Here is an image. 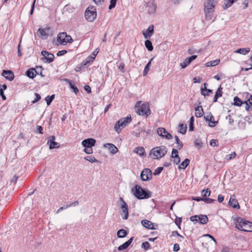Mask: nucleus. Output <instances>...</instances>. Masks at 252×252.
Returning <instances> with one entry per match:
<instances>
[{
  "instance_id": "nucleus-1",
  "label": "nucleus",
  "mask_w": 252,
  "mask_h": 252,
  "mask_svg": "<svg viewBox=\"0 0 252 252\" xmlns=\"http://www.w3.org/2000/svg\"><path fill=\"white\" fill-rule=\"evenodd\" d=\"M131 192L134 196L139 200L146 199L151 197L152 192L146 188H142L136 185L131 189Z\"/></svg>"
},
{
  "instance_id": "nucleus-2",
  "label": "nucleus",
  "mask_w": 252,
  "mask_h": 252,
  "mask_svg": "<svg viewBox=\"0 0 252 252\" xmlns=\"http://www.w3.org/2000/svg\"><path fill=\"white\" fill-rule=\"evenodd\" d=\"M167 152V149L165 146H160L153 148L150 155H153V159H159L162 158Z\"/></svg>"
},
{
  "instance_id": "nucleus-3",
  "label": "nucleus",
  "mask_w": 252,
  "mask_h": 252,
  "mask_svg": "<svg viewBox=\"0 0 252 252\" xmlns=\"http://www.w3.org/2000/svg\"><path fill=\"white\" fill-rule=\"evenodd\" d=\"M204 6L205 18L208 20L212 19L214 12L215 3L211 2L210 0H209V1L205 0L204 2Z\"/></svg>"
},
{
  "instance_id": "nucleus-4",
  "label": "nucleus",
  "mask_w": 252,
  "mask_h": 252,
  "mask_svg": "<svg viewBox=\"0 0 252 252\" xmlns=\"http://www.w3.org/2000/svg\"><path fill=\"white\" fill-rule=\"evenodd\" d=\"M119 202H120V214L123 220H127L128 218V207L127 203L122 197H120Z\"/></svg>"
},
{
  "instance_id": "nucleus-5",
  "label": "nucleus",
  "mask_w": 252,
  "mask_h": 252,
  "mask_svg": "<svg viewBox=\"0 0 252 252\" xmlns=\"http://www.w3.org/2000/svg\"><path fill=\"white\" fill-rule=\"evenodd\" d=\"M85 17L88 21H94L96 17V11L95 7L94 6H89L85 12Z\"/></svg>"
},
{
  "instance_id": "nucleus-6",
  "label": "nucleus",
  "mask_w": 252,
  "mask_h": 252,
  "mask_svg": "<svg viewBox=\"0 0 252 252\" xmlns=\"http://www.w3.org/2000/svg\"><path fill=\"white\" fill-rule=\"evenodd\" d=\"M136 112L139 115L145 116L147 118L151 114V110L149 103H144L142 104L136 110Z\"/></svg>"
},
{
  "instance_id": "nucleus-7",
  "label": "nucleus",
  "mask_w": 252,
  "mask_h": 252,
  "mask_svg": "<svg viewBox=\"0 0 252 252\" xmlns=\"http://www.w3.org/2000/svg\"><path fill=\"white\" fill-rule=\"evenodd\" d=\"M41 54L43 56V57L41 58V60L44 63H50L53 62L55 58V56L53 54L45 50L42 51Z\"/></svg>"
},
{
  "instance_id": "nucleus-8",
  "label": "nucleus",
  "mask_w": 252,
  "mask_h": 252,
  "mask_svg": "<svg viewBox=\"0 0 252 252\" xmlns=\"http://www.w3.org/2000/svg\"><path fill=\"white\" fill-rule=\"evenodd\" d=\"M140 177L142 181H149L152 177V171L149 168L144 169L141 173Z\"/></svg>"
},
{
  "instance_id": "nucleus-9",
  "label": "nucleus",
  "mask_w": 252,
  "mask_h": 252,
  "mask_svg": "<svg viewBox=\"0 0 252 252\" xmlns=\"http://www.w3.org/2000/svg\"><path fill=\"white\" fill-rule=\"evenodd\" d=\"M157 133L159 136L166 139L169 140L173 138L172 135L163 127L158 128L157 129Z\"/></svg>"
},
{
  "instance_id": "nucleus-10",
  "label": "nucleus",
  "mask_w": 252,
  "mask_h": 252,
  "mask_svg": "<svg viewBox=\"0 0 252 252\" xmlns=\"http://www.w3.org/2000/svg\"><path fill=\"white\" fill-rule=\"evenodd\" d=\"M246 221H247V220L245 219L239 217L234 219V223L235 225V227L241 231V229H243L244 228L245 224H246Z\"/></svg>"
},
{
  "instance_id": "nucleus-11",
  "label": "nucleus",
  "mask_w": 252,
  "mask_h": 252,
  "mask_svg": "<svg viewBox=\"0 0 252 252\" xmlns=\"http://www.w3.org/2000/svg\"><path fill=\"white\" fill-rule=\"evenodd\" d=\"M142 225L146 228L151 230H155L158 228V225L156 223H153L147 220H143L141 222Z\"/></svg>"
},
{
  "instance_id": "nucleus-12",
  "label": "nucleus",
  "mask_w": 252,
  "mask_h": 252,
  "mask_svg": "<svg viewBox=\"0 0 252 252\" xmlns=\"http://www.w3.org/2000/svg\"><path fill=\"white\" fill-rule=\"evenodd\" d=\"M96 140L92 138H89L83 140L82 145L84 148H92L95 144Z\"/></svg>"
},
{
  "instance_id": "nucleus-13",
  "label": "nucleus",
  "mask_w": 252,
  "mask_h": 252,
  "mask_svg": "<svg viewBox=\"0 0 252 252\" xmlns=\"http://www.w3.org/2000/svg\"><path fill=\"white\" fill-rule=\"evenodd\" d=\"M50 30L49 27H46L44 29L39 28L37 31V35L42 39H46L48 38V34L47 31Z\"/></svg>"
},
{
  "instance_id": "nucleus-14",
  "label": "nucleus",
  "mask_w": 252,
  "mask_h": 252,
  "mask_svg": "<svg viewBox=\"0 0 252 252\" xmlns=\"http://www.w3.org/2000/svg\"><path fill=\"white\" fill-rule=\"evenodd\" d=\"M50 139L47 142V144L49 146V149L52 150L60 147L59 143L55 142L56 137L54 135L49 137Z\"/></svg>"
},
{
  "instance_id": "nucleus-15",
  "label": "nucleus",
  "mask_w": 252,
  "mask_h": 252,
  "mask_svg": "<svg viewBox=\"0 0 252 252\" xmlns=\"http://www.w3.org/2000/svg\"><path fill=\"white\" fill-rule=\"evenodd\" d=\"M154 32V27L153 25H150L146 31H143L142 33L145 39H148L153 34Z\"/></svg>"
},
{
  "instance_id": "nucleus-16",
  "label": "nucleus",
  "mask_w": 252,
  "mask_h": 252,
  "mask_svg": "<svg viewBox=\"0 0 252 252\" xmlns=\"http://www.w3.org/2000/svg\"><path fill=\"white\" fill-rule=\"evenodd\" d=\"M66 32H60L57 35V41L61 45H66Z\"/></svg>"
},
{
  "instance_id": "nucleus-17",
  "label": "nucleus",
  "mask_w": 252,
  "mask_h": 252,
  "mask_svg": "<svg viewBox=\"0 0 252 252\" xmlns=\"http://www.w3.org/2000/svg\"><path fill=\"white\" fill-rule=\"evenodd\" d=\"M197 57V55H192L190 57L187 58L183 63H181L180 65L182 68H186L189 64L192 61L194 60Z\"/></svg>"
},
{
  "instance_id": "nucleus-18",
  "label": "nucleus",
  "mask_w": 252,
  "mask_h": 252,
  "mask_svg": "<svg viewBox=\"0 0 252 252\" xmlns=\"http://www.w3.org/2000/svg\"><path fill=\"white\" fill-rule=\"evenodd\" d=\"M2 75L10 81H13L14 78V73L10 70H3Z\"/></svg>"
},
{
  "instance_id": "nucleus-19",
  "label": "nucleus",
  "mask_w": 252,
  "mask_h": 252,
  "mask_svg": "<svg viewBox=\"0 0 252 252\" xmlns=\"http://www.w3.org/2000/svg\"><path fill=\"white\" fill-rule=\"evenodd\" d=\"M171 158H174L173 163L175 164H178L180 162V158L178 155V152L177 149H173Z\"/></svg>"
},
{
  "instance_id": "nucleus-20",
  "label": "nucleus",
  "mask_w": 252,
  "mask_h": 252,
  "mask_svg": "<svg viewBox=\"0 0 252 252\" xmlns=\"http://www.w3.org/2000/svg\"><path fill=\"white\" fill-rule=\"evenodd\" d=\"M64 81L68 84L69 88L73 90V92L76 94H77L79 92V89L76 86L73 81L69 79H64Z\"/></svg>"
},
{
  "instance_id": "nucleus-21",
  "label": "nucleus",
  "mask_w": 252,
  "mask_h": 252,
  "mask_svg": "<svg viewBox=\"0 0 252 252\" xmlns=\"http://www.w3.org/2000/svg\"><path fill=\"white\" fill-rule=\"evenodd\" d=\"M39 74L38 70L34 68H30L26 72V75L31 79H33L36 75Z\"/></svg>"
},
{
  "instance_id": "nucleus-22",
  "label": "nucleus",
  "mask_w": 252,
  "mask_h": 252,
  "mask_svg": "<svg viewBox=\"0 0 252 252\" xmlns=\"http://www.w3.org/2000/svg\"><path fill=\"white\" fill-rule=\"evenodd\" d=\"M228 204L233 208L239 209L240 208V206L238 202V201L236 199L235 196L234 195L231 196Z\"/></svg>"
},
{
  "instance_id": "nucleus-23",
  "label": "nucleus",
  "mask_w": 252,
  "mask_h": 252,
  "mask_svg": "<svg viewBox=\"0 0 252 252\" xmlns=\"http://www.w3.org/2000/svg\"><path fill=\"white\" fill-rule=\"evenodd\" d=\"M148 7V11L150 14H154L156 11L157 5L154 1H149L146 4Z\"/></svg>"
},
{
  "instance_id": "nucleus-24",
  "label": "nucleus",
  "mask_w": 252,
  "mask_h": 252,
  "mask_svg": "<svg viewBox=\"0 0 252 252\" xmlns=\"http://www.w3.org/2000/svg\"><path fill=\"white\" fill-rule=\"evenodd\" d=\"M120 121L121 127L124 128L131 121V117L130 114L128 115L126 117L119 120Z\"/></svg>"
},
{
  "instance_id": "nucleus-25",
  "label": "nucleus",
  "mask_w": 252,
  "mask_h": 252,
  "mask_svg": "<svg viewBox=\"0 0 252 252\" xmlns=\"http://www.w3.org/2000/svg\"><path fill=\"white\" fill-rule=\"evenodd\" d=\"M103 147L107 148L113 155L116 154L118 152V148L112 143H106L104 144Z\"/></svg>"
},
{
  "instance_id": "nucleus-26",
  "label": "nucleus",
  "mask_w": 252,
  "mask_h": 252,
  "mask_svg": "<svg viewBox=\"0 0 252 252\" xmlns=\"http://www.w3.org/2000/svg\"><path fill=\"white\" fill-rule=\"evenodd\" d=\"M134 239V237H131L129 240L125 242L124 243L120 245L118 247V250L119 251H121L127 249L132 243L133 240Z\"/></svg>"
},
{
  "instance_id": "nucleus-27",
  "label": "nucleus",
  "mask_w": 252,
  "mask_h": 252,
  "mask_svg": "<svg viewBox=\"0 0 252 252\" xmlns=\"http://www.w3.org/2000/svg\"><path fill=\"white\" fill-rule=\"evenodd\" d=\"M195 115L196 117H201L203 114H204V111L202 108V106H198L197 107H195Z\"/></svg>"
},
{
  "instance_id": "nucleus-28",
  "label": "nucleus",
  "mask_w": 252,
  "mask_h": 252,
  "mask_svg": "<svg viewBox=\"0 0 252 252\" xmlns=\"http://www.w3.org/2000/svg\"><path fill=\"white\" fill-rule=\"evenodd\" d=\"M241 231L244 232L252 231V222L247 220L246 224L244 226L243 229H241Z\"/></svg>"
},
{
  "instance_id": "nucleus-29",
  "label": "nucleus",
  "mask_w": 252,
  "mask_h": 252,
  "mask_svg": "<svg viewBox=\"0 0 252 252\" xmlns=\"http://www.w3.org/2000/svg\"><path fill=\"white\" fill-rule=\"evenodd\" d=\"M209 116L210 118L208 121L209 126L211 127H213L218 123V121H215L214 120V117L211 112H209Z\"/></svg>"
},
{
  "instance_id": "nucleus-30",
  "label": "nucleus",
  "mask_w": 252,
  "mask_h": 252,
  "mask_svg": "<svg viewBox=\"0 0 252 252\" xmlns=\"http://www.w3.org/2000/svg\"><path fill=\"white\" fill-rule=\"evenodd\" d=\"M134 152L138 154L140 157L146 156V153L143 147H137L134 150Z\"/></svg>"
},
{
  "instance_id": "nucleus-31",
  "label": "nucleus",
  "mask_w": 252,
  "mask_h": 252,
  "mask_svg": "<svg viewBox=\"0 0 252 252\" xmlns=\"http://www.w3.org/2000/svg\"><path fill=\"white\" fill-rule=\"evenodd\" d=\"M128 234V232L124 229H119L117 233V235L118 238H123L126 237Z\"/></svg>"
},
{
  "instance_id": "nucleus-32",
  "label": "nucleus",
  "mask_w": 252,
  "mask_h": 252,
  "mask_svg": "<svg viewBox=\"0 0 252 252\" xmlns=\"http://www.w3.org/2000/svg\"><path fill=\"white\" fill-rule=\"evenodd\" d=\"M250 52V48L249 47L244 48H239L235 51V53H239L242 55H246Z\"/></svg>"
},
{
  "instance_id": "nucleus-33",
  "label": "nucleus",
  "mask_w": 252,
  "mask_h": 252,
  "mask_svg": "<svg viewBox=\"0 0 252 252\" xmlns=\"http://www.w3.org/2000/svg\"><path fill=\"white\" fill-rule=\"evenodd\" d=\"M234 102L233 104L235 106H241L244 103V101H243L238 96H236L233 98Z\"/></svg>"
},
{
  "instance_id": "nucleus-34",
  "label": "nucleus",
  "mask_w": 252,
  "mask_h": 252,
  "mask_svg": "<svg viewBox=\"0 0 252 252\" xmlns=\"http://www.w3.org/2000/svg\"><path fill=\"white\" fill-rule=\"evenodd\" d=\"M190 163V160L189 158H186L184 161L182 162L181 164L179 166L178 168L180 169L181 168V166H182V168L185 169L189 165Z\"/></svg>"
},
{
  "instance_id": "nucleus-35",
  "label": "nucleus",
  "mask_w": 252,
  "mask_h": 252,
  "mask_svg": "<svg viewBox=\"0 0 252 252\" xmlns=\"http://www.w3.org/2000/svg\"><path fill=\"white\" fill-rule=\"evenodd\" d=\"M187 125L183 124H180L179 125V132L183 134H185L187 132Z\"/></svg>"
},
{
  "instance_id": "nucleus-36",
  "label": "nucleus",
  "mask_w": 252,
  "mask_h": 252,
  "mask_svg": "<svg viewBox=\"0 0 252 252\" xmlns=\"http://www.w3.org/2000/svg\"><path fill=\"white\" fill-rule=\"evenodd\" d=\"M145 46L149 51H152L153 50L154 48L152 45V43L150 40L147 39V40L145 41Z\"/></svg>"
},
{
  "instance_id": "nucleus-37",
  "label": "nucleus",
  "mask_w": 252,
  "mask_h": 252,
  "mask_svg": "<svg viewBox=\"0 0 252 252\" xmlns=\"http://www.w3.org/2000/svg\"><path fill=\"white\" fill-rule=\"evenodd\" d=\"M220 62V60L219 59L213 60V61H212L207 63L205 64V65L207 67L214 66L218 65L219 63Z\"/></svg>"
},
{
  "instance_id": "nucleus-38",
  "label": "nucleus",
  "mask_w": 252,
  "mask_h": 252,
  "mask_svg": "<svg viewBox=\"0 0 252 252\" xmlns=\"http://www.w3.org/2000/svg\"><path fill=\"white\" fill-rule=\"evenodd\" d=\"M55 95L54 94L51 95H48L45 98V100L46 102L47 105L49 106L52 103V101L55 98Z\"/></svg>"
},
{
  "instance_id": "nucleus-39",
  "label": "nucleus",
  "mask_w": 252,
  "mask_h": 252,
  "mask_svg": "<svg viewBox=\"0 0 252 252\" xmlns=\"http://www.w3.org/2000/svg\"><path fill=\"white\" fill-rule=\"evenodd\" d=\"M200 93L202 95L206 96L210 95L211 94H212L213 90L209 89H207L205 90H204V89H200Z\"/></svg>"
},
{
  "instance_id": "nucleus-40",
  "label": "nucleus",
  "mask_w": 252,
  "mask_h": 252,
  "mask_svg": "<svg viewBox=\"0 0 252 252\" xmlns=\"http://www.w3.org/2000/svg\"><path fill=\"white\" fill-rule=\"evenodd\" d=\"M153 58H152L150 61L147 63L146 65L144 71H143V75L145 76L147 74L148 72H149L150 70V67L151 64V62L153 60Z\"/></svg>"
},
{
  "instance_id": "nucleus-41",
  "label": "nucleus",
  "mask_w": 252,
  "mask_h": 252,
  "mask_svg": "<svg viewBox=\"0 0 252 252\" xmlns=\"http://www.w3.org/2000/svg\"><path fill=\"white\" fill-rule=\"evenodd\" d=\"M114 128L118 133L121 131L123 128L121 127V125H120V121L119 120H118L114 125Z\"/></svg>"
},
{
  "instance_id": "nucleus-42",
  "label": "nucleus",
  "mask_w": 252,
  "mask_h": 252,
  "mask_svg": "<svg viewBox=\"0 0 252 252\" xmlns=\"http://www.w3.org/2000/svg\"><path fill=\"white\" fill-rule=\"evenodd\" d=\"M175 141H176V143L178 144V146H176V148L178 149V150H181V149H182L183 147V143L182 141H181L178 137V136H175Z\"/></svg>"
},
{
  "instance_id": "nucleus-43",
  "label": "nucleus",
  "mask_w": 252,
  "mask_h": 252,
  "mask_svg": "<svg viewBox=\"0 0 252 252\" xmlns=\"http://www.w3.org/2000/svg\"><path fill=\"white\" fill-rule=\"evenodd\" d=\"M200 218H201V220H200V223L201 224H206L208 221V218L206 215H200Z\"/></svg>"
},
{
  "instance_id": "nucleus-44",
  "label": "nucleus",
  "mask_w": 252,
  "mask_h": 252,
  "mask_svg": "<svg viewBox=\"0 0 252 252\" xmlns=\"http://www.w3.org/2000/svg\"><path fill=\"white\" fill-rule=\"evenodd\" d=\"M211 192L210 189L208 188L206 189H203L201 191V194L203 197L206 198L210 196Z\"/></svg>"
},
{
  "instance_id": "nucleus-45",
  "label": "nucleus",
  "mask_w": 252,
  "mask_h": 252,
  "mask_svg": "<svg viewBox=\"0 0 252 252\" xmlns=\"http://www.w3.org/2000/svg\"><path fill=\"white\" fill-rule=\"evenodd\" d=\"M194 118L193 116L190 118L189 120V131H192L194 130Z\"/></svg>"
},
{
  "instance_id": "nucleus-46",
  "label": "nucleus",
  "mask_w": 252,
  "mask_h": 252,
  "mask_svg": "<svg viewBox=\"0 0 252 252\" xmlns=\"http://www.w3.org/2000/svg\"><path fill=\"white\" fill-rule=\"evenodd\" d=\"M84 159L91 163L98 162V160L92 156H88L84 158Z\"/></svg>"
},
{
  "instance_id": "nucleus-47",
  "label": "nucleus",
  "mask_w": 252,
  "mask_h": 252,
  "mask_svg": "<svg viewBox=\"0 0 252 252\" xmlns=\"http://www.w3.org/2000/svg\"><path fill=\"white\" fill-rule=\"evenodd\" d=\"M194 145L198 149H201L203 145V143H202L201 139L198 138V139H195V140L194 141Z\"/></svg>"
},
{
  "instance_id": "nucleus-48",
  "label": "nucleus",
  "mask_w": 252,
  "mask_h": 252,
  "mask_svg": "<svg viewBox=\"0 0 252 252\" xmlns=\"http://www.w3.org/2000/svg\"><path fill=\"white\" fill-rule=\"evenodd\" d=\"M222 94H223L222 88L221 87V85H220L218 87V88L216 92L215 95L219 97H220L222 96Z\"/></svg>"
},
{
  "instance_id": "nucleus-49",
  "label": "nucleus",
  "mask_w": 252,
  "mask_h": 252,
  "mask_svg": "<svg viewBox=\"0 0 252 252\" xmlns=\"http://www.w3.org/2000/svg\"><path fill=\"white\" fill-rule=\"evenodd\" d=\"M246 97L248 98V103L251 105L252 108V95L249 93H246Z\"/></svg>"
},
{
  "instance_id": "nucleus-50",
  "label": "nucleus",
  "mask_w": 252,
  "mask_h": 252,
  "mask_svg": "<svg viewBox=\"0 0 252 252\" xmlns=\"http://www.w3.org/2000/svg\"><path fill=\"white\" fill-rule=\"evenodd\" d=\"M141 247L146 251L151 249V245L149 242H144L142 243Z\"/></svg>"
},
{
  "instance_id": "nucleus-51",
  "label": "nucleus",
  "mask_w": 252,
  "mask_h": 252,
  "mask_svg": "<svg viewBox=\"0 0 252 252\" xmlns=\"http://www.w3.org/2000/svg\"><path fill=\"white\" fill-rule=\"evenodd\" d=\"M182 218H178L176 217V218L175 220V223L178 226L179 229H181V224L182 223Z\"/></svg>"
},
{
  "instance_id": "nucleus-52",
  "label": "nucleus",
  "mask_w": 252,
  "mask_h": 252,
  "mask_svg": "<svg viewBox=\"0 0 252 252\" xmlns=\"http://www.w3.org/2000/svg\"><path fill=\"white\" fill-rule=\"evenodd\" d=\"M163 170V167H158L157 169H155V170L154 172V175L157 176L159 175L162 171Z\"/></svg>"
},
{
  "instance_id": "nucleus-53",
  "label": "nucleus",
  "mask_w": 252,
  "mask_h": 252,
  "mask_svg": "<svg viewBox=\"0 0 252 252\" xmlns=\"http://www.w3.org/2000/svg\"><path fill=\"white\" fill-rule=\"evenodd\" d=\"M236 156V154L235 152H232L231 154L226 155L225 159L227 160H230L235 158Z\"/></svg>"
},
{
  "instance_id": "nucleus-54",
  "label": "nucleus",
  "mask_w": 252,
  "mask_h": 252,
  "mask_svg": "<svg viewBox=\"0 0 252 252\" xmlns=\"http://www.w3.org/2000/svg\"><path fill=\"white\" fill-rule=\"evenodd\" d=\"M34 95H35V98L33 100H32V104H34V103L37 102L41 99V96L39 94L35 93L34 94Z\"/></svg>"
},
{
  "instance_id": "nucleus-55",
  "label": "nucleus",
  "mask_w": 252,
  "mask_h": 252,
  "mask_svg": "<svg viewBox=\"0 0 252 252\" xmlns=\"http://www.w3.org/2000/svg\"><path fill=\"white\" fill-rule=\"evenodd\" d=\"M232 115H233V113H231V114H229L228 115H227L225 119L226 120H228V121H229V125H233V123H234V119H233L231 117H232Z\"/></svg>"
},
{
  "instance_id": "nucleus-56",
  "label": "nucleus",
  "mask_w": 252,
  "mask_h": 252,
  "mask_svg": "<svg viewBox=\"0 0 252 252\" xmlns=\"http://www.w3.org/2000/svg\"><path fill=\"white\" fill-rule=\"evenodd\" d=\"M210 145L212 147H216L219 145V141L217 139H212L210 141Z\"/></svg>"
},
{
  "instance_id": "nucleus-57",
  "label": "nucleus",
  "mask_w": 252,
  "mask_h": 252,
  "mask_svg": "<svg viewBox=\"0 0 252 252\" xmlns=\"http://www.w3.org/2000/svg\"><path fill=\"white\" fill-rule=\"evenodd\" d=\"M117 0H110V4L109 5V9L110 10L114 8L116 5Z\"/></svg>"
},
{
  "instance_id": "nucleus-58",
  "label": "nucleus",
  "mask_w": 252,
  "mask_h": 252,
  "mask_svg": "<svg viewBox=\"0 0 252 252\" xmlns=\"http://www.w3.org/2000/svg\"><path fill=\"white\" fill-rule=\"evenodd\" d=\"M215 201H216L215 199H213L210 198L208 197H206V198L204 197V202H205L207 204L213 203Z\"/></svg>"
},
{
  "instance_id": "nucleus-59",
  "label": "nucleus",
  "mask_w": 252,
  "mask_h": 252,
  "mask_svg": "<svg viewBox=\"0 0 252 252\" xmlns=\"http://www.w3.org/2000/svg\"><path fill=\"white\" fill-rule=\"evenodd\" d=\"M35 133H38L39 134H42L43 133V127L41 126H37L36 127V129L34 131Z\"/></svg>"
},
{
  "instance_id": "nucleus-60",
  "label": "nucleus",
  "mask_w": 252,
  "mask_h": 252,
  "mask_svg": "<svg viewBox=\"0 0 252 252\" xmlns=\"http://www.w3.org/2000/svg\"><path fill=\"white\" fill-rule=\"evenodd\" d=\"M43 70V68L40 66H36V70H38L39 74L41 77H44L45 76L42 74V71Z\"/></svg>"
},
{
  "instance_id": "nucleus-61",
  "label": "nucleus",
  "mask_w": 252,
  "mask_h": 252,
  "mask_svg": "<svg viewBox=\"0 0 252 252\" xmlns=\"http://www.w3.org/2000/svg\"><path fill=\"white\" fill-rule=\"evenodd\" d=\"M171 236H177L180 237L181 238H182V239H184V236L181 235L177 231H172V232Z\"/></svg>"
},
{
  "instance_id": "nucleus-62",
  "label": "nucleus",
  "mask_w": 252,
  "mask_h": 252,
  "mask_svg": "<svg viewBox=\"0 0 252 252\" xmlns=\"http://www.w3.org/2000/svg\"><path fill=\"white\" fill-rule=\"evenodd\" d=\"M84 152L87 154H91L93 153V151L92 148H85Z\"/></svg>"
},
{
  "instance_id": "nucleus-63",
  "label": "nucleus",
  "mask_w": 252,
  "mask_h": 252,
  "mask_svg": "<svg viewBox=\"0 0 252 252\" xmlns=\"http://www.w3.org/2000/svg\"><path fill=\"white\" fill-rule=\"evenodd\" d=\"M125 68V64L123 63H121L118 66V69L121 71L122 72H125V70L124 69Z\"/></svg>"
},
{
  "instance_id": "nucleus-64",
  "label": "nucleus",
  "mask_w": 252,
  "mask_h": 252,
  "mask_svg": "<svg viewBox=\"0 0 252 252\" xmlns=\"http://www.w3.org/2000/svg\"><path fill=\"white\" fill-rule=\"evenodd\" d=\"M90 64L89 63V61H88L86 59L84 61H83L80 64L83 67V68H85V66H89V64Z\"/></svg>"
}]
</instances>
